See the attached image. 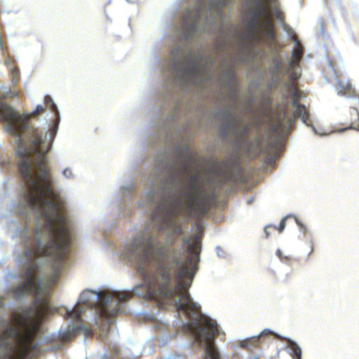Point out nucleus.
<instances>
[{"mask_svg":"<svg viewBox=\"0 0 359 359\" xmlns=\"http://www.w3.org/2000/svg\"><path fill=\"white\" fill-rule=\"evenodd\" d=\"M45 107L38 105L31 114H20L11 106L0 100V119L8 133L18 138L16 155L21 158L18 169L25 187V198L28 205L44 217L45 228L50 238L45 246L40 239L26 250H68L72 224L65 201L54 188L50 168L47 163V153L50 144L28 121L42 114Z\"/></svg>","mask_w":359,"mask_h":359,"instance_id":"f257e3e1","label":"nucleus"},{"mask_svg":"<svg viewBox=\"0 0 359 359\" xmlns=\"http://www.w3.org/2000/svg\"><path fill=\"white\" fill-rule=\"evenodd\" d=\"M201 236L202 233L199 231L192 238H182L188 251L193 255L185 264L174 257L170 264H165L170 248L151 243L149 238H136L124 252L126 257L135 263L137 270L144 280L149 276V265L153 263L156 266L153 280L144 286L145 296L152 299H173L177 311L184 313L189 318L201 314V306L192 300L189 290L198 270Z\"/></svg>","mask_w":359,"mask_h":359,"instance_id":"f03ea898","label":"nucleus"},{"mask_svg":"<svg viewBox=\"0 0 359 359\" xmlns=\"http://www.w3.org/2000/svg\"><path fill=\"white\" fill-rule=\"evenodd\" d=\"M133 297L130 292L97 293L85 290L80 295L78 304L87 307L96 308L97 314L104 320L109 321L120 311V304Z\"/></svg>","mask_w":359,"mask_h":359,"instance_id":"7ed1b4c3","label":"nucleus"},{"mask_svg":"<svg viewBox=\"0 0 359 359\" xmlns=\"http://www.w3.org/2000/svg\"><path fill=\"white\" fill-rule=\"evenodd\" d=\"M184 193L186 206L189 215H204L217 200L215 191L207 192L203 188L198 174L190 175Z\"/></svg>","mask_w":359,"mask_h":359,"instance_id":"20e7f679","label":"nucleus"},{"mask_svg":"<svg viewBox=\"0 0 359 359\" xmlns=\"http://www.w3.org/2000/svg\"><path fill=\"white\" fill-rule=\"evenodd\" d=\"M204 327H197L195 330L196 339L205 345V358L220 359L219 351L215 345L214 338L219 334L216 321L205 316L203 318Z\"/></svg>","mask_w":359,"mask_h":359,"instance_id":"39448f33","label":"nucleus"},{"mask_svg":"<svg viewBox=\"0 0 359 359\" xmlns=\"http://www.w3.org/2000/svg\"><path fill=\"white\" fill-rule=\"evenodd\" d=\"M252 1L254 4L250 9L252 16L248 23V29L253 32H257L260 28H263L268 36L273 37L270 8L263 0H252Z\"/></svg>","mask_w":359,"mask_h":359,"instance_id":"423d86ee","label":"nucleus"},{"mask_svg":"<svg viewBox=\"0 0 359 359\" xmlns=\"http://www.w3.org/2000/svg\"><path fill=\"white\" fill-rule=\"evenodd\" d=\"M171 55L175 70L178 71L180 65H184V72L186 76L197 78L201 75V69L196 61L192 59L191 53L184 55L180 50L174 49Z\"/></svg>","mask_w":359,"mask_h":359,"instance_id":"0eeeda50","label":"nucleus"},{"mask_svg":"<svg viewBox=\"0 0 359 359\" xmlns=\"http://www.w3.org/2000/svg\"><path fill=\"white\" fill-rule=\"evenodd\" d=\"M180 202L177 205L160 204L155 210L153 217L160 216L162 226L165 229L171 228L174 226V218L180 215Z\"/></svg>","mask_w":359,"mask_h":359,"instance_id":"6e6552de","label":"nucleus"},{"mask_svg":"<svg viewBox=\"0 0 359 359\" xmlns=\"http://www.w3.org/2000/svg\"><path fill=\"white\" fill-rule=\"evenodd\" d=\"M269 146H271V144L267 145L264 148L262 147V137L260 136H257L253 140L248 142L247 149L250 153L255 155L261 154H268L269 153L268 150Z\"/></svg>","mask_w":359,"mask_h":359,"instance_id":"1a4fd4ad","label":"nucleus"},{"mask_svg":"<svg viewBox=\"0 0 359 359\" xmlns=\"http://www.w3.org/2000/svg\"><path fill=\"white\" fill-rule=\"evenodd\" d=\"M201 11L199 8H196L194 11V13L189 11L187 12L183 18V22L187 27L191 31H194L198 22L200 18Z\"/></svg>","mask_w":359,"mask_h":359,"instance_id":"9d476101","label":"nucleus"},{"mask_svg":"<svg viewBox=\"0 0 359 359\" xmlns=\"http://www.w3.org/2000/svg\"><path fill=\"white\" fill-rule=\"evenodd\" d=\"M338 94L348 97H352L355 91L351 83L348 80L338 79Z\"/></svg>","mask_w":359,"mask_h":359,"instance_id":"9b49d317","label":"nucleus"},{"mask_svg":"<svg viewBox=\"0 0 359 359\" xmlns=\"http://www.w3.org/2000/svg\"><path fill=\"white\" fill-rule=\"evenodd\" d=\"M304 55V48L303 46L297 41V45L295 48L292 52V59L290 61L289 67L290 69L294 68L296 66H298L299 62H301Z\"/></svg>","mask_w":359,"mask_h":359,"instance_id":"f8f14e48","label":"nucleus"},{"mask_svg":"<svg viewBox=\"0 0 359 359\" xmlns=\"http://www.w3.org/2000/svg\"><path fill=\"white\" fill-rule=\"evenodd\" d=\"M263 1L268 4L269 7L270 8V9L271 11V15L273 14L276 19H278L280 21L283 20L284 15L280 8V4H279L278 0H263Z\"/></svg>","mask_w":359,"mask_h":359,"instance_id":"ddd939ff","label":"nucleus"},{"mask_svg":"<svg viewBox=\"0 0 359 359\" xmlns=\"http://www.w3.org/2000/svg\"><path fill=\"white\" fill-rule=\"evenodd\" d=\"M82 329V326H77L64 332L60 334V340L63 342H67L73 339L78 334L79 331Z\"/></svg>","mask_w":359,"mask_h":359,"instance_id":"4468645a","label":"nucleus"},{"mask_svg":"<svg viewBox=\"0 0 359 359\" xmlns=\"http://www.w3.org/2000/svg\"><path fill=\"white\" fill-rule=\"evenodd\" d=\"M293 105L296 107L294 114L297 116L301 117L304 122L309 119V112L304 105L298 104L296 100L293 102Z\"/></svg>","mask_w":359,"mask_h":359,"instance_id":"2eb2a0df","label":"nucleus"},{"mask_svg":"<svg viewBox=\"0 0 359 359\" xmlns=\"http://www.w3.org/2000/svg\"><path fill=\"white\" fill-rule=\"evenodd\" d=\"M82 313L83 310L78 305H76L73 310L69 311L67 309L66 311L65 318H72L76 322H79L81 320Z\"/></svg>","mask_w":359,"mask_h":359,"instance_id":"dca6fc26","label":"nucleus"},{"mask_svg":"<svg viewBox=\"0 0 359 359\" xmlns=\"http://www.w3.org/2000/svg\"><path fill=\"white\" fill-rule=\"evenodd\" d=\"M289 348L292 350V356L296 359H302V350L296 342L291 339H287Z\"/></svg>","mask_w":359,"mask_h":359,"instance_id":"f3484780","label":"nucleus"},{"mask_svg":"<svg viewBox=\"0 0 359 359\" xmlns=\"http://www.w3.org/2000/svg\"><path fill=\"white\" fill-rule=\"evenodd\" d=\"M3 55L5 57V64L9 69H11V67H16L14 58L10 55L8 52Z\"/></svg>","mask_w":359,"mask_h":359,"instance_id":"a211bd4d","label":"nucleus"},{"mask_svg":"<svg viewBox=\"0 0 359 359\" xmlns=\"http://www.w3.org/2000/svg\"><path fill=\"white\" fill-rule=\"evenodd\" d=\"M259 337H254L248 339V341H243L241 344V346L243 348H248L249 344L254 345L255 346H257L259 344Z\"/></svg>","mask_w":359,"mask_h":359,"instance_id":"6ab92c4d","label":"nucleus"},{"mask_svg":"<svg viewBox=\"0 0 359 359\" xmlns=\"http://www.w3.org/2000/svg\"><path fill=\"white\" fill-rule=\"evenodd\" d=\"M249 132H250L249 125L248 124L244 125L241 130V134H240L241 139V140L246 139L248 136Z\"/></svg>","mask_w":359,"mask_h":359,"instance_id":"aec40b11","label":"nucleus"},{"mask_svg":"<svg viewBox=\"0 0 359 359\" xmlns=\"http://www.w3.org/2000/svg\"><path fill=\"white\" fill-rule=\"evenodd\" d=\"M10 73L13 76V80L15 83L18 82L19 77V71L17 67H11L9 69Z\"/></svg>","mask_w":359,"mask_h":359,"instance_id":"412c9836","label":"nucleus"},{"mask_svg":"<svg viewBox=\"0 0 359 359\" xmlns=\"http://www.w3.org/2000/svg\"><path fill=\"white\" fill-rule=\"evenodd\" d=\"M191 161V158L189 157L182 164V171L184 173H187L190 169V163Z\"/></svg>","mask_w":359,"mask_h":359,"instance_id":"4be33fe9","label":"nucleus"},{"mask_svg":"<svg viewBox=\"0 0 359 359\" xmlns=\"http://www.w3.org/2000/svg\"><path fill=\"white\" fill-rule=\"evenodd\" d=\"M46 104L48 107H50L52 111L57 109L56 105L54 104L50 97L46 96L45 98Z\"/></svg>","mask_w":359,"mask_h":359,"instance_id":"5701e85b","label":"nucleus"},{"mask_svg":"<svg viewBox=\"0 0 359 359\" xmlns=\"http://www.w3.org/2000/svg\"><path fill=\"white\" fill-rule=\"evenodd\" d=\"M285 220H286V218H283L280 221L279 226L278 227L276 226V230H278L280 233L283 232V231L284 230V229L285 227Z\"/></svg>","mask_w":359,"mask_h":359,"instance_id":"b1692460","label":"nucleus"},{"mask_svg":"<svg viewBox=\"0 0 359 359\" xmlns=\"http://www.w3.org/2000/svg\"><path fill=\"white\" fill-rule=\"evenodd\" d=\"M270 229H276V226L274 225H268L265 227L264 232L266 233V238H269Z\"/></svg>","mask_w":359,"mask_h":359,"instance_id":"393cba45","label":"nucleus"},{"mask_svg":"<svg viewBox=\"0 0 359 359\" xmlns=\"http://www.w3.org/2000/svg\"><path fill=\"white\" fill-rule=\"evenodd\" d=\"M0 48L3 54H6L8 52L7 47L1 38H0Z\"/></svg>","mask_w":359,"mask_h":359,"instance_id":"a878e982","label":"nucleus"},{"mask_svg":"<svg viewBox=\"0 0 359 359\" xmlns=\"http://www.w3.org/2000/svg\"><path fill=\"white\" fill-rule=\"evenodd\" d=\"M282 127V122L278 121L276 125H274L272 128V130L274 132H278Z\"/></svg>","mask_w":359,"mask_h":359,"instance_id":"bb28decb","label":"nucleus"},{"mask_svg":"<svg viewBox=\"0 0 359 359\" xmlns=\"http://www.w3.org/2000/svg\"><path fill=\"white\" fill-rule=\"evenodd\" d=\"M62 172L66 177H70L72 175V170L69 168L65 169Z\"/></svg>","mask_w":359,"mask_h":359,"instance_id":"cd10ccee","label":"nucleus"},{"mask_svg":"<svg viewBox=\"0 0 359 359\" xmlns=\"http://www.w3.org/2000/svg\"><path fill=\"white\" fill-rule=\"evenodd\" d=\"M354 109L356 111L358 116H359V100L355 101Z\"/></svg>","mask_w":359,"mask_h":359,"instance_id":"c85d7f7f","label":"nucleus"},{"mask_svg":"<svg viewBox=\"0 0 359 359\" xmlns=\"http://www.w3.org/2000/svg\"><path fill=\"white\" fill-rule=\"evenodd\" d=\"M175 232L178 234V235H180L182 233V229L180 226H177L175 228Z\"/></svg>","mask_w":359,"mask_h":359,"instance_id":"c756f323","label":"nucleus"},{"mask_svg":"<svg viewBox=\"0 0 359 359\" xmlns=\"http://www.w3.org/2000/svg\"><path fill=\"white\" fill-rule=\"evenodd\" d=\"M280 65H281L280 62H278V64H277L276 70H277L278 73H279V72H280Z\"/></svg>","mask_w":359,"mask_h":359,"instance_id":"7c9ffc66","label":"nucleus"},{"mask_svg":"<svg viewBox=\"0 0 359 359\" xmlns=\"http://www.w3.org/2000/svg\"><path fill=\"white\" fill-rule=\"evenodd\" d=\"M55 128H52V129H51V133H52L53 135H54V134H55Z\"/></svg>","mask_w":359,"mask_h":359,"instance_id":"2f4dec72","label":"nucleus"},{"mask_svg":"<svg viewBox=\"0 0 359 359\" xmlns=\"http://www.w3.org/2000/svg\"><path fill=\"white\" fill-rule=\"evenodd\" d=\"M292 79L293 80H295V79H297V77L295 76V75L292 74Z\"/></svg>","mask_w":359,"mask_h":359,"instance_id":"473e14b6","label":"nucleus"},{"mask_svg":"<svg viewBox=\"0 0 359 359\" xmlns=\"http://www.w3.org/2000/svg\"><path fill=\"white\" fill-rule=\"evenodd\" d=\"M35 233L37 234V235L39 234V229H35Z\"/></svg>","mask_w":359,"mask_h":359,"instance_id":"72a5a7b5","label":"nucleus"},{"mask_svg":"<svg viewBox=\"0 0 359 359\" xmlns=\"http://www.w3.org/2000/svg\"><path fill=\"white\" fill-rule=\"evenodd\" d=\"M344 129H339V128L337 129V131H338V132H342V131H344Z\"/></svg>","mask_w":359,"mask_h":359,"instance_id":"f704fd0d","label":"nucleus"},{"mask_svg":"<svg viewBox=\"0 0 359 359\" xmlns=\"http://www.w3.org/2000/svg\"><path fill=\"white\" fill-rule=\"evenodd\" d=\"M297 224H299V225L302 226V224L299 222V221H298V220H297Z\"/></svg>","mask_w":359,"mask_h":359,"instance_id":"c9c22d12","label":"nucleus"}]
</instances>
